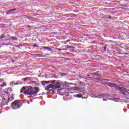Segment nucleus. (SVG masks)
<instances>
[{
  "label": "nucleus",
  "mask_w": 129,
  "mask_h": 129,
  "mask_svg": "<svg viewBox=\"0 0 129 129\" xmlns=\"http://www.w3.org/2000/svg\"><path fill=\"white\" fill-rule=\"evenodd\" d=\"M45 84H49L50 83V81H44Z\"/></svg>",
  "instance_id": "15"
},
{
  "label": "nucleus",
  "mask_w": 129,
  "mask_h": 129,
  "mask_svg": "<svg viewBox=\"0 0 129 129\" xmlns=\"http://www.w3.org/2000/svg\"><path fill=\"white\" fill-rule=\"evenodd\" d=\"M23 101L21 100H16L11 103V106L14 109H17L22 107Z\"/></svg>",
  "instance_id": "3"
},
{
  "label": "nucleus",
  "mask_w": 129,
  "mask_h": 129,
  "mask_svg": "<svg viewBox=\"0 0 129 129\" xmlns=\"http://www.w3.org/2000/svg\"><path fill=\"white\" fill-rule=\"evenodd\" d=\"M117 54L121 55V54H124V55H128L129 54L128 52H123V53H121V52H118Z\"/></svg>",
  "instance_id": "10"
},
{
  "label": "nucleus",
  "mask_w": 129,
  "mask_h": 129,
  "mask_svg": "<svg viewBox=\"0 0 129 129\" xmlns=\"http://www.w3.org/2000/svg\"><path fill=\"white\" fill-rule=\"evenodd\" d=\"M108 18H109V19H111V16H109Z\"/></svg>",
  "instance_id": "29"
},
{
  "label": "nucleus",
  "mask_w": 129,
  "mask_h": 129,
  "mask_svg": "<svg viewBox=\"0 0 129 129\" xmlns=\"http://www.w3.org/2000/svg\"><path fill=\"white\" fill-rule=\"evenodd\" d=\"M59 75L61 77H63L64 76L67 75V74H66L64 73H60Z\"/></svg>",
  "instance_id": "11"
},
{
  "label": "nucleus",
  "mask_w": 129,
  "mask_h": 129,
  "mask_svg": "<svg viewBox=\"0 0 129 129\" xmlns=\"http://www.w3.org/2000/svg\"><path fill=\"white\" fill-rule=\"evenodd\" d=\"M108 86L109 87H117L116 89L118 90L119 91L121 90V88L118 86L117 85H115V84H109L108 85Z\"/></svg>",
  "instance_id": "4"
},
{
  "label": "nucleus",
  "mask_w": 129,
  "mask_h": 129,
  "mask_svg": "<svg viewBox=\"0 0 129 129\" xmlns=\"http://www.w3.org/2000/svg\"><path fill=\"white\" fill-rule=\"evenodd\" d=\"M57 50L58 51H60L62 50V49H59V48H58Z\"/></svg>",
  "instance_id": "23"
},
{
  "label": "nucleus",
  "mask_w": 129,
  "mask_h": 129,
  "mask_svg": "<svg viewBox=\"0 0 129 129\" xmlns=\"http://www.w3.org/2000/svg\"><path fill=\"white\" fill-rule=\"evenodd\" d=\"M4 100H5V98H3Z\"/></svg>",
  "instance_id": "31"
},
{
  "label": "nucleus",
  "mask_w": 129,
  "mask_h": 129,
  "mask_svg": "<svg viewBox=\"0 0 129 129\" xmlns=\"http://www.w3.org/2000/svg\"><path fill=\"white\" fill-rule=\"evenodd\" d=\"M50 83L52 84H55V85H56V83L58 82L56 80H52V81H50Z\"/></svg>",
  "instance_id": "9"
},
{
  "label": "nucleus",
  "mask_w": 129,
  "mask_h": 129,
  "mask_svg": "<svg viewBox=\"0 0 129 129\" xmlns=\"http://www.w3.org/2000/svg\"><path fill=\"white\" fill-rule=\"evenodd\" d=\"M13 100V99H10V97L8 98V102L12 101Z\"/></svg>",
  "instance_id": "18"
},
{
  "label": "nucleus",
  "mask_w": 129,
  "mask_h": 129,
  "mask_svg": "<svg viewBox=\"0 0 129 129\" xmlns=\"http://www.w3.org/2000/svg\"><path fill=\"white\" fill-rule=\"evenodd\" d=\"M71 41V39H68L66 41V42H69Z\"/></svg>",
  "instance_id": "21"
},
{
  "label": "nucleus",
  "mask_w": 129,
  "mask_h": 129,
  "mask_svg": "<svg viewBox=\"0 0 129 129\" xmlns=\"http://www.w3.org/2000/svg\"><path fill=\"white\" fill-rule=\"evenodd\" d=\"M19 85L18 83H16V84H15V85Z\"/></svg>",
  "instance_id": "28"
},
{
  "label": "nucleus",
  "mask_w": 129,
  "mask_h": 129,
  "mask_svg": "<svg viewBox=\"0 0 129 129\" xmlns=\"http://www.w3.org/2000/svg\"><path fill=\"white\" fill-rule=\"evenodd\" d=\"M66 54H72V53L69 52H66Z\"/></svg>",
  "instance_id": "22"
},
{
  "label": "nucleus",
  "mask_w": 129,
  "mask_h": 129,
  "mask_svg": "<svg viewBox=\"0 0 129 129\" xmlns=\"http://www.w3.org/2000/svg\"><path fill=\"white\" fill-rule=\"evenodd\" d=\"M27 78H24V79H23V80L26 81V80H27Z\"/></svg>",
  "instance_id": "24"
},
{
  "label": "nucleus",
  "mask_w": 129,
  "mask_h": 129,
  "mask_svg": "<svg viewBox=\"0 0 129 129\" xmlns=\"http://www.w3.org/2000/svg\"><path fill=\"white\" fill-rule=\"evenodd\" d=\"M75 88H78V87H75Z\"/></svg>",
  "instance_id": "32"
},
{
  "label": "nucleus",
  "mask_w": 129,
  "mask_h": 129,
  "mask_svg": "<svg viewBox=\"0 0 129 129\" xmlns=\"http://www.w3.org/2000/svg\"><path fill=\"white\" fill-rule=\"evenodd\" d=\"M11 39L14 40H18V38L17 37H12Z\"/></svg>",
  "instance_id": "12"
},
{
  "label": "nucleus",
  "mask_w": 129,
  "mask_h": 129,
  "mask_svg": "<svg viewBox=\"0 0 129 129\" xmlns=\"http://www.w3.org/2000/svg\"><path fill=\"white\" fill-rule=\"evenodd\" d=\"M4 38H5V35L3 34V35H1V36L0 37L1 39H3Z\"/></svg>",
  "instance_id": "17"
},
{
  "label": "nucleus",
  "mask_w": 129,
  "mask_h": 129,
  "mask_svg": "<svg viewBox=\"0 0 129 129\" xmlns=\"http://www.w3.org/2000/svg\"><path fill=\"white\" fill-rule=\"evenodd\" d=\"M6 86H7V84H5L0 85V87H6Z\"/></svg>",
  "instance_id": "14"
},
{
  "label": "nucleus",
  "mask_w": 129,
  "mask_h": 129,
  "mask_svg": "<svg viewBox=\"0 0 129 129\" xmlns=\"http://www.w3.org/2000/svg\"><path fill=\"white\" fill-rule=\"evenodd\" d=\"M32 83L36 84V82L35 81H33Z\"/></svg>",
  "instance_id": "30"
},
{
  "label": "nucleus",
  "mask_w": 129,
  "mask_h": 129,
  "mask_svg": "<svg viewBox=\"0 0 129 129\" xmlns=\"http://www.w3.org/2000/svg\"><path fill=\"white\" fill-rule=\"evenodd\" d=\"M104 51H106V46H104L103 47Z\"/></svg>",
  "instance_id": "20"
},
{
  "label": "nucleus",
  "mask_w": 129,
  "mask_h": 129,
  "mask_svg": "<svg viewBox=\"0 0 129 129\" xmlns=\"http://www.w3.org/2000/svg\"><path fill=\"white\" fill-rule=\"evenodd\" d=\"M75 49H70L69 52H72L73 51H74Z\"/></svg>",
  "instance_id": "19"
},
{
  "label": "nucleus",
  "mask_w": 129,
  "mask_h": 129,
  "mask_svg": "<svg viewBox=\"0 0 129 129\" xmlns=\"http://www.w3.org/2000/svg\"><path fill=\"white\" fill-rule=\"evenodd\" d=\"M17 10V9H10L9 11H7V14H11V12L16 11Z\"/></svg>",
  "instance_id": "8"
},
{
  "label": "nucleus",
  "mask_w": 129,
  "mask_h": 129,
  "mask_svg": "<svg viewBox=\"0 0 129 129\" xmlns=\"http://www.w3.org/2000/svg\"><path fill=\"white\" fill-rule=\"evenodd\" d=\"M42 48L44 50H47V51H51L52 50L51 48L47 47V46H43Z\"/></svg>",
  "instance_id": "5"
},
{
  "label": "nucleus",
  "mask_w": 129,
  "mask_h": 129,
  "mask_svg": "<svg viewBox=\"0 0 129 129\" xmlns=\"http://www.w3.org/2000/svg\"><path fill=\"white\" fill-rule=\"evenodd\" d=\"M61 88V83L57 82L56 85L49 84L47 87L45 88V90L52 91V93L54 92V90H49L50 88H52L53 90H56Z\"/></svg>",
  "instance_id": "2"
},
{
  "label": "nucleus",
  "mask_w": 129,
  "mask_h": 129,
  "mask_svg": "<svg viewBox=\"0 0 129 129\" xmlns=\"http://www.w3.org/2000/svg\"><path fill=\"white\" fill-rule=\"evenodd\" d=\"M76 97L79 98H81L83 97V95H79V94H77L76 95Z\"/></svg>",
  "instance_id": "13"
},
{
  "label": "nucleus",
  "mask_w": 129,
  "mask_h": 129,
  "mask_svg": "<svg viewBox=\"0 0 129 129\" xmlns=\"http://www.w3.org/2000/svg\"><path fill=\"white\" fill-rule=\"evenodd\" d=\"M2 96L0 95V97H1Z\"/></svg>",
  "instance_id": "33"
},
{
  "label": "nucleus",
  "mask_w": 129,
  "mask_h": 129,
  "mask_svg": "<svg viewBox=\"0 0 129 129\" xmlns=\"http://www.w3.org/2000/svg\"><path fill=\"white\" fill-rule=\"evenodd\" d=\"M67 43H68V42H66L65 41V42H64V44H67Z\"/></svg>",
  "instance_id": "27"
},
{
  "label": "nucleus",
  "mask_w": 129,
  "mask_h": 129,
  "mask_svg": "<svg viewBox=\"0 0 129 129\" xmlns=\"http://www.w3.org/2000/svg\"><path fill=\"white\" fill-rule=\"evenodd\" d=\"M40 90L38 87L33 88L32 86L23 87L20 90V93L27 95H33L39 92Z\"/></svg>",
  "instance_id": "1"
},
{
  "label": "nucleus",
  "mask_w": 129,
  "mask_h": 129,
  "mask_svg": "<svg viewBox=\"0 0 129 129\" xmlns=\"http://www.w3.org/2000/svg\"><path fill=\"white\" fill-rule=\"evenodd\" d=\"M66 48H67V49H74V48H76V47L75 46H69L68 45H67L66 46Z\"/></svg>",
  "instance_id": "7"
},
{
  "label": "nucleus",
  "mask_w": 129,
  "mask_h": 129,
  "mask_svg": "<svg viewBox=\"0 0 129 129\" xmlns=\"http://www.w3.org/2000/svg\"><path fill=\"white\" fill-rule=\"evenodd\" d=\"M68 50V49L67 48V49H65V48H64V49H62V50H65V51H66V50Z\"/></svg>",
  "instance_id": "25"
},
{
  "label": "nucleus",
  "mask_w": 129,
  "mask_h": 129,
  "mask_svg": "<svg viewBox=\"0 0 129 129\" xmlns=\"http://www.w3.org/2000/svg\"><path fill=\"white\" fill-rule=\"evenodd\" d=\"M73 84L72 83V84H70L69 82H65L64 83H63V85L65 86V87H69V86L72 85Z\"/></svg>",
  "instance_id": "6"
},
{
  "label": "nucleus",
  "mask_w": 129,
  "mask_h": 129,
  "mask_svg": "<svg viewBox=\"0 0 129 129\" xmlns=\"http://www.w3.org/2000/svg\"><path fill=\"white\" fill-rule=\"evenodd\" d=\"M41 84H42V85L43 86H44L46 85V83H44V81H42V82H41Z\"/></svg>",
  "instance_id": "16"
},
{
  "label": "nucleus",
  "mask_w": 129,
  "mask_h": 129,
  "mask_svg": "<svg viewBox=\"0 0 129 129\" xmlns=\"http://www.w3.org/2000/svg\"><path fill=\"white\" fill-rule=\"evenodd\" d=\"M72 85H74V86H77V84H72Z\"/></svg>",
  "instance_id": "26"
}]
</instances>
